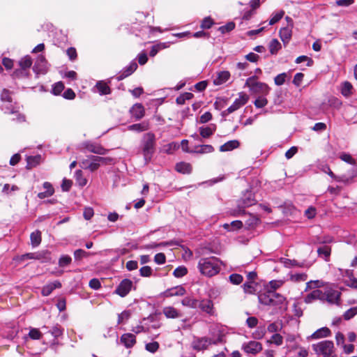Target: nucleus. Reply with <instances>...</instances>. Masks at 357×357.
I'll use <instances>...</instances> for the list:
<instances>
[{"label":"nucleus","instance_id":"obj_1","mask_svg":"<svg viewBox=\"0 0 357 357\" xmlns=\"http://www.w3.org/2000/svg\"><path fill=\"white\" fill-rule=\"evenodd\" d=\"M259 301L261 304L274 306L280 310H286L287 302L281 294L274 291L267 290L259 296Z\"/></svg>","mask_w":357,"mask_h":357},{"label":"nucleus","instance_id":"obj_2","mask_svg":"<svg viewBox=\"0 0 357 357\" xmlns=\"http://www.w3.org/2000/svg\"><path fill=\"white\" fill-rule=\"evenodd\" d=\"M220 264V260L215 257H206L200 259L197 268L202 275L212 277L219 273Z\"/></svg>","mask_w":357,"mask_h":357},{"label":"nucleus","instance_id":"obj_3","mask_svg":"<svg viewBox=\"0 0 357 357\" xmlns=\"http://www.w3.org/2000/svg\"><path fill=\"white\" fill-rule=\"evenodd\" d=\"M324 285V282L322 280H311L306 284V290L314 289L312 292L307 294L305 297V302L306 303H310L315 300H325V294L324 292L318 288L321 287Z\"/></svg>","mask_w":357,"mask_h":357},{"label":"nucleus","instance_id":"obj_4","mask_svg":"<svg viewBox=\"0 0 357 357\" xmlns=\"http://www.w3.org/2000/svg\"><path fill=\"white\" fill-rule=\"evenodd\" d=\"M312 349L317 355H321L323 357H336L334 354V344L331 341L324 340L314 344Z\"/></svg>","mask_w":357,"mask_h":357},{"label":"nucleus","instance_id":"obj_5","mask_svg":"<svg viewBox=\"0 0 357 357\" xmlns=\"http://www.w3.org/2000/svg\"><path fill=\"white\" fill-rule=\"evenodd\" d=\"M245 85L248 86L250 91L253 93H260L263 96H266L270 91L269 86L265 83L257 82L255 76L248 78Z\"/></svg>","mask_w":357,"mask_h":357},{"label":"nucleus","instance_id":"obj_6","mask_svg":"<svg viewBox=\"0 0 357 357\" xmlns=\"http://www.w3.org/2000/svg\"><path fill=\"white\" fill-rule=\"evenodd\" d=\"M112 160L109 158H102L99 156H91L87 159L82 160L79 163L82 168L89 169L91 172L96 171L102 164H107Z\"/></svg>","mask_w":357,"mask_h":357},{"label":"nucleus","instance_id":"obj_7","mask_svg":"<svg viewBox=\"0 0 357 357\" xmlns=\"http://www.w3.org/2000/svg\"><path fill=\"white\" fill-rule=\"evenodd\" d=\"M143 154L145 160H149L153 153L155 135L153 133H146L144 137Z\"/></svg>","mask_w":357,"mask_h":357},{"label":"nucleus","instance_id":"obj_8","mask_svg":"<svg viewBox=\"0 0 357 357\" xmlns=\"http://www.w3.org/2000/svg\"><path fill=\"white\" fill-rule=\"evenodd\" d=\"M249 100V96L244 92L238 93V98H236L233 104L227 109L228 114H231L242 106L245 105Z\"/></svg>","mask_w":357,"mask_h":357},{"label":"nucleus","instance_id":"obj_9","mask_svg":"<svg viewBox=\"0 0 357 357\" xmlns=\"http://www.w3.org/2000/svg\"><path fill=\"white\" fill-rule=\"evenodd\" d=\"M215 343L211 338L204 337L195 338L192 343V347L195 350L201 351L207 349L209 345Z\"/></svg>","mask_w":357,"mask_h":357},{"label":"nucleus","instance_id":"obj_10","mask_svg":"<svg viewBox=\"0 0 357 357\" xmlns=\"http://www.w3.org/2000/svg\"><path fill=\"white\" fill-rule=\"evenodd\" d=\"M242 349L247 354H257L262 350V345L259 342L250 341L248 343L243 344Z\"/></svg>","mask_w":357,"mask_h":357},{"label":"nucleus","instance_id":"obj_11","mask_svg":"<svg viewBox=\"0 0 357 357\" xmlns=\"http://www.w3.org/2000/svg\"><path fill=\"white\" fill-rule=\"evenodd\" d=\"M132 287V282L128 279H125L119 284L115 292L121 297L126 296L130 291Z\"/></svg>","mask_w":357,"mask_h":357},{"label":"nucleus","instance_id":"obj_12","mask_svg":"<svg viewBox=\"0 0 357 357\" xmlns=\"http://www.w3.org/2000/svg\"><path fill=\"white\" fill-rule=\"evenodd\" d=\"M84 149H86L89 152L104 155L106 153L107 151L102 146L98 144L91 143V142H84L82 144Z\"/></svg>","mask_w":357,"mask_h":357},{"label":"nucleus","instance_id":"obj_13","mask_svg":"<svg viewBox=\"0 0 357 357\" xmlns=\"http://www.w3.org/2000/svg\"><path fill=\"white\" fill-rule=\"evenodd\" d=\"M324 294H325L324 301H326L331 304L338 303L340 296V293L338 291L334 290L333 289H328L325 292H324Z\"/></svg>","mask_w":357,"mask_h":357},{"label":"nucleus","instance_id":"obj_14","mask_svg":"<svg viewBox=\"0 0 357 357\" xmlns=\"http://www.w3.org/2000/svg\"><path fill=\"white\" fill-rule=\"evenodd\" d=\"M120 342L126 348H131L135 344L136 338H135V335H133L132 333H125L121 335Z\"/></svg>","mask_w":357,"mask_h":357},{"label":"nucleus","instance_id":"obj_15","mask_svg":"<svg viewBox=\"0 0 357 357\" xmlns=\"http://www.w3.org/2000/svg\"><path fill=\"white\" fill-rule=\"evenodd\" d=\"M132 116L137 120L141 119L144 116V108L142 104L137 103L134 105L130 110Z\"/></svg>","mask_w":357,"mask_h":357},{"label":"nucleus","instance_id":"obj_16","mask_svg":"<svg viewBox=\"0 0 357 357\" xmlns=\"http://www.w3.org/2000/svg\"><path fill=\"white\" fill-rule=\"evenodd\" d=\"M33 68L37 73L44 74L47 72V61L43 56L38 57Z\"/></svg>","mask_w":357,"mask_h":357},{"label":"nucleus","instance_id":"obj_17","mask_svg":"<svg viewBox=\"0 0 357 357\" xmlns=\"http://www.w3.org/2000/svg\"><path fill=\"white\" fill-rule=\"evenodd\" d=\"M289 351V353H294L295 357H307L308 356L307 349L298 344L291 346Z\"/></svg>","mask_w":357,"mask_h":357},{"label":"nucleus","instance_id":"obj_18","mask_svg":"<svg viewBox=\"0 0 357 357\" xmlns=\"http://www.w3.org/2000/svg\"><path fill=\"white\" fill-rule=\"evenodd\" d=\"M200 309L211 315L214 314L213 304L211 300H202L199 304Z\"/></svg>","mask_w":357,"mask_h":357},{"label":"nucleus","instance_id":"obj_19","mask_svg":"<svg viewBox=\"0 0 357 357\" xmlns=\"http://www.w3.org/2000/svg\"><path fill=\"white\" fill-rule=\"evenodd\" d=\"M185 294V290L182 286H176L173 288L167 289L165 292V295L167 297L171 296H181Z\"/></svg>","mask_w":357,"mask_h":357},{"label":"nucleus","instance_id":"obj_20","mask_svg":"<svg viewBox=\"0 0 357 357\" xmlns=\"http://www.w3.org/2000/svg\"><path fill=\"white\" fill-rule=\"evenodd\" d=\"M61 287V284L59 281H54L53 282H51L50 284H47V285L44 286L42 289V294L44 296H49L52 291L56 289L60 288Z\"/></svg>","mask_w":357,"mask_h":357},{"label":"nucleus","instance_id":"obj_21","mask_svg":"<svg viewBox=\"0 0 357 357\" xmlns=\"http://www.w3.org/2000/svg\"><path fill=\"white\" fill-rule=\"evenodd\" d=\"M292 24L290 26L282 28L280 31V36L284 43H288L292 33Z\"/></svg>","mask_w":357,"mask_h":357},{"label":"nucleus","instance_id":"obj_22","mask_svg":"<svg viewBox=\"0 0 357 357\" xmlns=\"http://www.w3.org/2000/svg\"><path fill=\"white\" fill-rule=\"evenodd\" d=\"M240 145V143L238 140H231L229 141L220 147V151L221 152H226V151H232L236 148H238Z\"/></svg>","mask_w":357,"mask_h":357},{"label":"nucleus","instance_id":"obj_23","mask_svg":"<svg viewBox=\"0 0 357 357\" xmlns=\"http://www.w3.org/2000/svg\"><path fill=\"white\" fill-rule=\"evenodd\" d=\"M43 188L46 190H45V192H40L38 194V197L40 198V199H44V198H46V197H49L50 196H52L54 192V190L52 185V184L49 182H45L43 183Z\"/></svg>","mask_w":357,"mask_h":357},{"label":"nucleus","instance_id":"obj_24","mask_svg":"<svg viewBox=\"0 0 357 357\" xmlns=\"http://www.w3.org/2000/svg\"><path fill=\"white\" fill-rule=\"evenodd\" d=\"M216 130V126L211 124L206 127H200L199 132L200 135L204 138H208L212 135Z\"/></svg>","mask_w":357,"mask_h":357},{"label":"nucleus","instance_id":"obj_25","mask_svg":"<svg viewBox=\"0 0 357 357\" xmlns=\"http://www.w3.org/2000/svg\"><path fill=\"white\" fill-rule=\"evenodd\" d=\"M230 77L229 71H222L218 74V77L214 79L215 85H220L225 83Z\"/></svg>","mask_w":357,"mask_h":357},{"label":"nucleus","instance_id":"obj_26","mask_svg":"<svg viewBox=\"0 0 357 357\" xmlns=\"http://www.w3.org/2000/svg\"><path fill=\"white\" fill-rule=\"evenodd\" d=\"M176 170L182 174H189L192 171V166L190 163L181 162L176 165Z\"/></svg>","mask_w":357,"mask_h":357},{"label":"nucleus","instance_id":"obj_27","mask_svg":"<svg viewBox=\"0 0 357 357\" xmlns=\"http://www.w3.org/2000/svg\"><path fill=\"white\" fill-rule=\"evenodd\" d=\"M162 312L167 318L175 319L180 317L178 310L171 306L164 307Z\"/></svg>","mask_w":357,"mask_h":357},{"label":"nucleus","instance_id":"obj_28","mask_svg":"<svg viewBox=\"0 0 357 357\" xmlns=\"http://www.w3.org/2000/svg\"><path fill=\"white\" fill-rule=\"evenodd\" d=\"M149 128V123L146 121H144L140 123H136L128 126V130L136 132H142L147 130Z\"/></svg>","mask_w":357,"mask_h":357},{"label":"nucleus","instance_id":"obj_29","mask_svg":"<svg viewBox=\"0 0 357 357\" xmlns=\"http://www.w3.org/2000/svg\"><path fill=\"white\" fill-rule=\"evenodd\" d=\"M31 243L33 248L38 247L41 243V232L36 230L31 234Z\"/></svg>","mask_w":357,"mask_h":357},{"label":"nucleus","instance_id":"obj_30","mask_svg":"<svg viewBox=\"0 0 357 357\" xmlns=\"http://www.w3.org/2000/svg\"><path fill=\"white\" fill-rule=\"evenodd\" d=\"M331 333L330 330L326 327H323L321 328L316 331L312 335V337L313 339H319L328 337Z\"/></svg>","mask_w":357,"mask_h":357},{"label":"nucleus","instance_id":"obj_31","mask_svg":"<svg viewBox=\"0 0 357 357\" xmlns=\"http://www.w3.org/2000/svg\"><path fill=\"white\" fill-rule=\"evenodd\" d=\"M256 202L253 195L250 192H246L243 198L242 207H248L255 204Z\"/></svg>","mask_w":357,"mask_h":357},{"label":"nucleus","instance_id":"obj_32","mask_svg":"<svg viewBox=\"0 0 357 357\" xmlns=\"http://www.w3.org/2000/svg\"><path fill=\"white\" fill-rule=\"evenodd\" d=\"M181 303L183 306H186L190 308H196L198 306V301L192 297L184 298Z\"/></svg>","mask_w":357,"mask_h":357},{"label":"nucleus","instance_id":"obj_33","mask_svg":"<svg viewBox=\"0 0 357 357\" xmlns=\"http://www.w3.org/2000/svg\"><path fill=\"white\" fill-rule=\"evenodd\" d=\"M179 148V145L176 142H171L165 144L162 148V151L164 153L171 154Z\"/></svg>","mask_w":357,"mask_h":357},{"label":"nucleus","instance_id":"obj_34","mask_svg":"<svg viewBox=\"0 0 357 357\" xmlns=\"http://www.w3.org/2000/svg\"><path fill=\"white\" fill-rule=\"evenodd\" d=\"M96 87L97 88L98 92L101 95H106V94L110 93V89H109V87L108 86V85L105 82H104L102 81L98 82L96 84Z\"/></svg>","mask_w":357,"mask_h":357},{"label":"nucleus","instance_id":"obj_35","mask_svg":"<svg viewBox=\"0 0 357 357\" xmlns=\"http://www.w3.org/2000/svg\"><path fill=\"white\" fill-rule=\"evenodd\" d=\"M75 177L76 182L79 186L83 187L86 185L87 179L84 177L83 173L81 170H77L75 172Z\"/></svg>","mask_w":357,"mask_h":357},{"label":"nucleus","instance_id":"obj_36","mask_svg":"<svg viewBox=\"0 0 357 357\" xmlns=\"http://www.w3.org/2000/svg\"><path fill=\"white\" fill-rule=\"evenodd\" d=\"M36 259L41 260L43 262L50 260V253L47 250H41L36 252Z\"/></svg>","mask_w":357,"mask_h":357},{"label":"nucleus","instance_id":"obj_37","mask_svg":"<svg viewBox=\"0 0 357 357\" xmlns=\"http://www.w3.org/2000/svg\"><path fill=\"white\" fill-rule=\"evenodd\" d=\"M352 89H353V86L350 82H344L342 84V89H341L342 94L346 97L349 96L352 93Z\"/></svg>","mask_w":357,"mask_h":357},{"label":"nucleus","instance_id":"obj_38","mask_svg":"<svg viewBox=\"0 0 357 357\" xmlns=\"http://www.w3.org/2000/svg\"><path fill=\"white\" fill-rule=\"evenodd\" d=\"M137 68V65L135 62L131 63L129 66L125 70L121 75L119 76V79H122L131 75Z\"/></svg>","mask_w":357,"mask_h":357},{"label":"nucleus","instance_id":"obj_39","mask_svg":"<svg viewBox=\"0 0 357 357\" xmlns=\"http://www.w3.org/2000/svg\"><path fill=\"white\" fill-rule=\"evenodd\" d=\"M331 248L328 246H323L317 250V253L319 256H324L326 261H328V258L331 255Z\"/></svg>","mask_w":357,"mask_h":357},{"label":"nucleus","instance_id":"obj_40","mask_svg":"<svg viewBox=\"0 0 357 357\" xmlns=\"http://www.w3.org/2000/svg\"><path fill=\"white\" fill-rule=\"evenodd\" d=\"M214 151L213 147L211 145H202L200 146H197L196 148V150L195 151V153H212Z\"/></svg>","mask_w":357,"mask_h":357},{"label":"nucleus","instance_id":"obj_41","mask_svg":"<svg viewBox=\"0 0 357 357\" xmlns=\"http://www.w3.org/2000/svg\"><path fill=\"white\" fill-rule=\"evenodd\" d=\"M281 48V45L277 39H273L269 45L270 52L275 54Z\"/></svg>","mask_w":357,"mask_h":357},{"label":"nucleus","instance_id":"obj_42","mask_svg":"<svg viewBox=\"0 0 357 357\" xmlns=\"http://www.w3.org/2000/svg\"><path fill=\"white\" fill-rule=\"evenodd\" d=\"M32 64V60L30 56H26L20 61V66L22 68L26 69L31 67Z\"/></svg>","mask_w":357,"mask_h":357},{"label":"nucleus","instance_id":"obj_43","mask_svg":"<svg viewBox=\"0 0 357 357\" xmlns=\"http://www.w3.org/2000/svg\"><path fill=\"white\" fill-rule=\"evenodd\" d=\"M187 273H188L187 268L185 266H181L177 267L174 271L173 274L176 278H181V277L187 274Z\"/></svg>","mask_w":357,"mask_h":357},{"label":"nucleus","instance_id":"obj_44","mask_svg":"<svg viewBox=\"0 0 357 357\" xmlns=\"http://www.w3.org/2000/svg\"><path fill=\"white\" fill-rule=\"evenodd\" d=\"M130 317V311L125 310L118 315V324H123L129 319Z\"/></svg>","mask_w":357,"mask_h":357},{"label":"nucleus","instance_id":"obj_45","mask_svg":"<svg viewBox=\"0 0 357 357\" xmlns=\"http://www.w3.org/2000/svg\"><path fill=\"white\" fill-rule=\"evenodd\" d=\"M243 287L244 291L248 294H254L256 291L255 284L253 282H247L244 283Z\"/></svg>","mask_w":357,"mask_h":357},{"label":"nucleus","instance_id":"obj_46","mask_svg":"<svg viewBox=\"0 0 357 357\" xmlns=\"http://www.w3.org/2000/svg\"><path fill=\"white\" fill-rule=\"evenodd\" d=\"M283 284V281L282 280H272L269 282L268 285V290L274 291L278 288H280Z\"/></svg>","mask_w":357,"mask_h":357},{"label":"nucleus","instance_id":"obj_47","mask_svg":"<svg viewBox=\"0 0 357 357\" xmlns=\"http://www.w3.org/2000/svg\"><path fill=\"white\" fill-rule=\"evenodd\" d=\"M71 257L68 255H63L60 257L59 260V265L61 267H65L66 266H68L71 262Z\"/></svg>","mask_w":357,"mask_h":357},{"label":"nucleus","instance_id":"obj_48","mask_svg":"<svg viewBox=\"0 0 357 357\" xmlns=\"http://www.w3.org/2000/svg\"><path fill=\"white\" fill-rule=\"evenodd\" d=\"M340 158L350 165H355L356 161L349 153H343L340 155Z\"/></svg>","mask_w":357,"mask_h":357},{"label":"nucleus","instance_id":"obj_49","mask_svg":"<svg viewBox=\"0 0 357 357\" xmlns=\"http://www.w3.org/2000/svg\"><path fill=\"white\" fill-rule=\"evenodd\" d=\"M284 15V12L283 10H281L275 14L273 15V16L271 18L269 21L270 25H273L276 22H278L279 20H280L283 15Z\"/></svg>","mask_w":357,"mask_h":357},{"label":"nucleus","instance_id":"obj_50","mask_svg":"<svg viewBox=\"0 0 357 357\" xmlns=\"http://www.w3.org/2000/svg\"><path fill=\"white\" fill-rule=\"evenodd\" d=\"M268 103V100L264 97H259L255 101V105L257 108H262Z\"/></svg>","mask_w":357,"mask_h":357},{"label":"nucleus","instance_id":"obj_51","mask_svg":"<svg viewBox=\"0 0 357 357\" xmlns=\"http://www.w3.org/2000/svg\"><path fill=\"white\" fill-rule=\"evenodd\" d=\"M29 336L33 340H39L42 337V333L37 328H31L29 331Z\"/></svg>","mask_w":357,"mask_h":357},{"label":"nucleus","instance_id":"obj_52","mask_svg":"<svg viewBox=\"0 0 357 357\" xmlns=\"http://www.w3.org/2000/svg\"><path fill=\"white\" fill-rule=\"evenodd\" d=\"M229 280L234 284H239L243 281V277L239 274H231L229 276Z\"/></svg>","mask_w":357,"mask_h":357},{"label":"nucleus","instance_id":"obj_53","mask_svg":"<svg viewBox=\"0 0 357 357\" xmlns=\"http://www.w3.org/2000/svg\"><path fill=\"white\" fill-rule=\"evenodd\" d=\"M159 348L158 342H152L146 344V349L151 353H155Z\"/></svg>","mask_w":357,"mask_h":357},{"label":"nucleus","instance_id":"obj_54","mask_svg":"<svg viewBox=\"0 0 357 357\" xmlns=\"http://www.w3.org/2000/svg\"><path fill=\"white\" fill-rule=\"evenodd\" d=\"M235 27V24L234 22H229L225 26H222L219 28V30L222 33H225L233 30Z\"/></svg>","mask_w":357,"mask_h":357},{"label":"nucleus","instance_id":"obj_55","mask_svg":"<svg viewBox=\"0 0 357 357\" xmlns=\"http://www.w3.org/2000/svg\"><path fill=\"white\" fill-rule=\"evenodd\" d=\"M286 77L287 75L284 73L279 74L274 79L275 84L278 86L282 85L285 82Z\"/></svg>","mask_w":357,"mask_h":357},{"label":"nucleus","instance_id":"obj_56","mask_svg":"<svg viewBox=\"0 0 357 357\" xmlns=\"http://www.w3.org/2000/svg\"><path fill=\"white\" fill-rule=\"evenodd\" d=\"M282 337L278 334L275 333L273 335H272L271 339L269 340L271 343H274L276 345H280L282 344Z\"/></svg>","mask_w":357,"mask_h":357},{"label":"nucleus","instance_id":"obj_57","mask_svg":"<svg viewBox=\"0 0 357 357\" xmlns=\"http://www.w3.org/2000/svg\"><path fill=\"white\" fill-rule=\"evenodd\" d=\"M307 275L304 273H296L291 275V280L292 281H305L307 280Z\"/></svg>","mask_w":357,"mask_h":357},{"label":"nucleus","instance_id":"obj_58","mask_svg":"<svg viewBox=\"0 0 357 357\" xmlns=\"http://www.w3.org/2000/svg\"><path fill=\"white\" fill-rule=\"evenodd\" d=\"M1 99L2 101L12 102L10 92L7 89H3L1 94Z\"/></svg>","mask_w":357,"mask_h":357},{"label":"nucleus","instance_id":"obj_59","mask_svg":"<svg viewBox=\"0 0 357 357\" xmlns=\"http://www.w3.org/2000/svg\"><path fill=\"white\" fill-rule=\"evenodd\" d=\"M357 314V306L356 307L348 310L344 314V318L347 320L352 318L355 314Z\"/></svg>","mask_w":357,"mask_h":357},{"label":"nucleus","instance_id":"obj_60","mask_svg":"<svg viewBox=\"0 0 357 357\" xmlns=\"http://www.w3.org/2000/svg\"><path fill=\"white\" fill-rule=\"evenodd\" d=\"M93 214L94 212L92 208L86 207L84 208L83 215L86 220H90L93 216Z\"/></svg>","mask_w":357,"mask_h":357},{"label":"nucleus","instance_id":"obj_61","mask_svg":"<svg viewBox=\"0 0 357 357\" xmlns=\"http://www.w3.org/2000/svg\"><path fill=\"white\" fill-rule=\"evenodd\" d=\"M139 271H140V275L143 277H149L152 273L151 268L149 266H143L142 268H141Z\"/></svg>","mask_w":357,"mask_h":357},{"label":"nucleus","instance_id":"obj_62","mask_svg":"<svg viewBox=\"0 0 357 357\" xmlns=\"http://www.w3.org/2000/svg\"><path fill=\"white\" fill-rule=\"evenodd\" d=\"M212 119V114L209 112H205L200 116L199 123H205L211 121Z\"/></svg>","mask_w":357,"mask_h":357},{"label":"nucleus","instance_id":"obj_63","mask_svg":"<svg viewBox=\"0 0 357 357\" xmlns=\"http://www.w3.org/2000/svg\"><path fill=\"white\" fill-rule=\"evenodd\" d=\"M64 89V85L62 82H59L54 84L53 88V93L55 95L59 94Z\"/></svg>","mask_w":357,"mask_h":357},{"label":"nucleus","instance_id":"obj_64","mask_svg":"<svg viewBox=\"0 0 357 357\" xmlns=\"http://www.w3.org/2000/svg\"><path fill=\"white\" fill-rule=\"evenodd\" d=\"M165 255L163 253H158L154 257V261L158 264H163L165 262Z\"/></svg>","mask_w":357,"mask_h":357}]
</instances>
